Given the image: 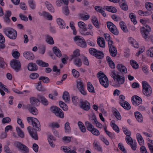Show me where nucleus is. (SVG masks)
<instances>
[{
    "label": "nucleus",
    "mask_w": 153,
    "mask_h": 153,
    "mask_svg": "<svg viewBox=\"0 0 153 153\" xmlns=\"http://www.w3.org/2000/svg\"><path fill=\"white\" fill-rule=\"evenodd\" d=\"M33 126V129L31 130V127L29 126L27 128V130L31 137L36 140H38L37 133L36 131H40L41 130L40 125L38 120L34 118L33 122L32 123Z\"/></svg>",
    "instance_id": "f257e3e1"
},
{
    "label": "nucleus",
    "mask_w": 153,
    "mask_h": 153,
    "mask_svg": "<svg viewBox=\"0 0 153 153\" xmlns=\"http://www.w3.org/2000/svg\"><path fill=\"white\" fill-rule=\"evenodd\" d=\"M151 30V28L149 25H145L141 28V32L143 37L146 40H151L152 41H153V36L152 35H149V33Z\"/></svg>",
    "instance_id": "f03ea898"
},
{
    "label": "nucleus",
    "mask_w": 153,
    "mask_h": 153,
    "mask_svg": "<svg viewBox=\"0 0 153 153\" xmlns=\"http://www.w3.org/2000/svg\"><path fill=\"white\" fill-rule=\"evenodd\" d=\"M143 87L142 91L143 94L146 96H150L152 93V90L151 87L148 83L146 81L142 82Z\"/></svg>",
    "instance_id": "7ed1b4c3"
},
{
    "label": "nucleus",
    "mask_w": 153,
    "mask_h": 153,
    "mask_svg": "<svg viewBox=\"0 0 153 153\" xmlns=\"http://www.w3.org/2000/svg\"><path fill=\"white\" fill-rule=\"evenodd\" d=\"M4 31L5 34L10 39H15L16 38L17 33L14 29L11 28H5Z\"/></svg>",
    "instance_id": "20e7f679"
},
{
    "label": "nucleus",
    "mask_w": 153,
    "mask_h": 153,
    "mask_svg": "<svg viewBox=\"0 0 153 153\" xmlns=\"http://www.w3.org/2000/svg\"><path fill=\"white\" fill-rule=\"evenodd\" d=\"M114 81L117 82L120 84H123L125 82V78L124 77H121L118 72H116L115 70H113L111 75Z\"/></svg>",
    "instance_id": "39448f33"
},
{
    "label": "nucleus",
    "mask_w": 153,
    "mask_h": 153,
    "mask_svg": "<svg viewBox=\"0 0 153 153\" xmlns=\"http://www.w3.org/2000/svg\"><path fill=\"white\" fill-rule=\"evenodd\" d=\"M14 145L22 152L28 153L29 152V149L28 147L19 141L15 142Z\"/></svg>",
    "instance_id": "423d86ee"
},
{
    "label": "nucleus",
    "mask_w": 153,
    "mask_h": 153,
    "mask_svg": "<svg viewBox=\"0 0 153 153\" xmlns=\"http://www.w3.org/2000/svg\"><path fill=\"white\" fill-rule=\"evenodd\" d=\"M10 65L12 68L16 72H18L21 69L20 62L17 59H13L10 62Z\"/></svg>",
    "instance_id": "0eeeda50"
},
{
    "label": "nucleus",
    "mask_w": 153,
    "mask_h": 153,
    "mask_svg": "<svg viewBox=\"0 0 153 153\" xmlns=\"http://www.w3.org/2000/svg\"><path fill=\"white\" fill-rule=\"evenodd\" d=\"M120 100V104L125 109L129 110L131 108V106L129 104L127 101H124L125 97L123 95H121L119 96Z\"/></svg>",
    "instance_id": "6e6552de"
},
{
    "label": "nucleus",
    "mask_w": 153,
    "mask_h": 153,
    "mask_svg": "<svg viewBox=\"0 0 153 153\" xmlns=\"http://www.w3.org/2000/svg\"><path fill=\"white\" fill-rule=\"evenodd\" d=\"M74 39L78 46L82 48H85L86 47V43L84 39L81 38L80 36H75Z\"/></svg>",
    "instance_id": "1a4fd4ad"
},
{
    "label": "nucleus",
    "mask_w": 153,
    "mask_h": 153,
    "mask_svg": "<svg viewBox=\"0 0 153 153\" xmlns=\"http://www.w3.org/2000/svg\"><path fill=\"white\" fill-rule=\"evenodd\" d=\"M76 86L79 91L83 95H86L87 94L83 83L80 80L77 81Z\"/></svg>",
    "instance_id": "9d476101"
},
{
    "label": "nucleus",
    "mask_w": 153,
    "mask_h": 153,
    "mask_svg": "<svg viewBox=\"0 0 153 153\" xmlns=\"http://www.w3.org/2000/svg\"><path fill=\"white\" fill-rule=\"evenodd\" d=\"M51 109L52 112L54 113L56 116L61 118L64 117V113L60 108L56 107H51Z\"/></svg>",
    "instance_id": "9b49d317"
},
{
    "label": "nucleus",
    "mask_w": 153,
    "mask_h": 153,
    "mask_svg": "<svg viewBox=\"0 0 153 153\" xmlns=\"http://www.w3.org/2000/svg\"><path fill=\"white\" fill-rule=\"evenodd\" d=\"M79 103L80 107L84 110L88 111L90 108V103L87 101H83L80 99Z\"/></svg>",
    "instance_id": "f8f14e48"
},
{
    "label": "nucleus",
    "mask_w": 153,
    "mask_h": 153,
    "mask_svg": "<svg viewBox=\"0 0 153 153\" xmlns=\"http://www.w3.org/2000/svg\"><path fill=\"white\" fill-rule=\"evenodd\" d=\"M99 81L101 84L105 88L108 87V80L106 76L101 77L99 79Z\"/></svg>",
    "instance_id": "ddd939ff"
},
{
    "label": "nucleus",
    "mask_w": 153,
    "mask_h": 153,
    "mask_svg": "<svg viewBox=\"0 0 153 153\" xmlns=\"http://www.w3.org/2000/svg\"><path fill=\"white\" fill-rule=\"evenodd\" d=\"M133 105L135 106L138 105L142 102L141 99L138 96H133L131 99Z\"/></svg>",
    "instance_id": "4468645a"
},
{
    "label": "nucleus",
    "mask_w": 153,
    "mask_h": 153,
    "mask_svg": "<svg viewBox=\"0 0 153 153\" xmlns=\"http://www.w3.org/2000/svg\"><path fill=\"white\" fill-rule=\"evenodd\" d=\"M116 68L118 70V72L119 74L122 73L123 74H126L127 73V69L126 67L121 64H118L116 66Z\"/></svg>",
    "instance_id": "2eb2a0df"
},
{
    "label": "nucleus",
    "mask_w": 153,
    "mask_h": 153,
    "mask_svg": "<svg viewBox=\"0 0 153 153\" xmlns=\"http://www.w3.org/2000/svg\"><path fill=\"white\" fill-rule=\"evenodd\" d=\"M30 103L33 106H38L40 103V101L39 99L36 98L34 97H30Z\"/></svg>",
    "instance_id": "dca6fc26"
},
{
    "label": "nucleus",
    "mask_w": 153,
    "mask_h": 153,
    "mask_svg": "<svg viewBox=\"0 0 153 153\" xmlns=\"http://www.w3.org/2000/svg\"><path fill=\"white\" fill-rule=\"evenodd\" d=\"M35 106H32L28 104L27 105V107L29 111L32 114L36 115L38 113V111Z\"/></svg>",
    "instance_id": "f3484780"
},
{
    "label": "nucleus",
    "mask_w": 153,
    "mask_h": 153,
    "mask_svg": "<svg viewBox=\"0 0 153 153\" xmlns=\"http://www.w3.org/2000/svg\"><path fill=\"white\" fill-rule=\"evenodd\" d=\"M23 55L24 57L27 59L32 60L34 58L33 53L30 51L24 52Z\"/></svg>",
    "instance_id": "a211bd4d"
},
{
    "label": "nucleus",
    "mask_w": 153,
    "mask_h": 153,
    "mask_svg": "<svg viewBox=\"0 0 153 153\" xmlns=\"http://www.w3.org/2000/svg\"><path fill=\"white\" fill-rule=\"evenodd\" d=\"M11 12L9 10L6 11V13H5L3 17V18L5 22L7 23H9L10 22L11 20L10 19V17L11 15Z\"/></svg>",
    "instance_id": "6ab92c4d"
},
{
    "label": "nucleus",
    "mask_w": 153,
    "mask_h": 153,
    "mask_svg": "<svg viewBox=\"0 0 153 153\" xmlns=\"http://www.w3.org/2000/svg\"><path fill=\"white\" fill-rule=\"evenodd\" d=\"M27 68L28 70L31 71H35L37 70L38 67L35 63L31 62L28 64Z\"/></svg>",
    "instance_id": "aec40b11"
},
{
    "label": "nucleus",
    "mask_w": 153,
    "mask_h": 153,
    "mask_svg": "<svg viewBox=\"0 0 153 153\" xmlns=\"http://www.w3.org/2000/svg\"><path fill=\"white\" fill-rule=\"evenodd\" d=\"M119 2V4L120 7L122 10L124 11H126L128 9V6L127 5L125 0H120Z\"/></svg>",
    "instance_id": "412c9836"
},
{
    "label": "nucleus",
    "mask_w": 153,
    "mask_h": 153,
    "mask_svg": "<svg viewBox=\"0 0 153 153\" xmlns=\"http://www.w3.org/2000/svg\"><path fill=\"white\" fill-rule=\"evenodd\" d=\"M97 42L98 45L100 47L103 48L105 47V40L102 37H100L97 39Z\"/></svg>",
    "instance_id": "4be33fe9"
},
{
    "label": "nucleus",
    "mask_w": 153,
    "mask_h": 153,
    "mask_svg": "<svg viewBox=\"0 0 153 153\" xmlns=\"http://www.w3.org/2000/svg\"><path fill=\"white\" fill-rule=\"evenodd\" d=\"M38 98L43 105H48V102L43 96L41 95H38Z\"/></svg>",
    "instance_id": "5701e85b"
},
{
    "label": "nucleus",
    "mask_w": 153,
    "mask_h": 153,
    "mask_svg": "<svg viewBox=\"0 0 153 153\" xmlns=\"http://www.w3.org/2000/svg\"><path fill=\"white\" fill-rule=\"evenodd\" d=\"M56 21L60 28L62 29L65 28V23L64 21L62 19L59 18L57 19Z\"/></svg>",
    "instance_id": "b1692460"
},
{
    "label": "nucleus",
    "mask_w": 153,
    "mask_h": 153,
    "mask_svg": "<svg viewBox=\"0 0 153 153\" xmlns=\"http://www.w3.org/2000/svg\"><path fill=\"white\" fill-rule=\"evenodd\" d=\"M109 51L112 57L116 56L117 53V51L116 48L115 47H113L109 48Z\"/></svg>",
    "instance_id": "393cba45"
},
{
    "label": "nucleus",
    "mask_w": 153,
    "mask_h": 153,
    "mask_svg": "<svg viewBox=\"0 0 153 153\" xmlns=\"http://www.w3.org/2000/svg\"><path fill=\"white\" fill-rule=\"evenodd\" d=\"M53 51L57 56L60 57L62 56V53L56 47H54L53 48Z\"/></svg>",
    "instance_id": "a878e982"
},
{
    "label": "nucleus",
    "mask_w": 153,
    "mask_h": 153,
    "mask_svg": "<svg viewBox=\"0 0 153 153\" xmlns=\"http://www.w3.org/2000/svg\"><path fill=\"white\" fill-rule=\"evenodd\" d=\"M16 130L19 137L23 138L24 137V134L23 131L19 127H16Z\"/></svg>",
    "instance_id": "bb28decb"
},
{
    "label": "nucleus",
    "mask_w": 153,
    "mask_h": 153,
    "mask_svg": "<svg viewBox=\"0 0 153 153\" xmlns=\"http://www.w3.org/2000/svg\"><path fill=\"white\" fill-rule=\"evenodd\" d=\"M93 145L95 149L98 151L102 150V147L99 144V142L96 140H94Z\"/></svg>",
    "instance_id": "cd10ccee"
},
{
    "label": "nucleus",
    "mask_w": 153,
    "mask_h": 153,
    "mask_svg": "<svg viewBox=\"0 0 153 153\" xmlns=\"http://www.w3.org/2000/svg\"><path fill=\"white\" fill-rule=\"evenodd\" d=\"M135 117L137 120L140 122H141L143 120V118L141 114L139 112L137 111L134 113Z\"/></svg>",
    "instance_id": "c85d7f7f"
},
{
    "label": "nucleus",
    "mask_w": 153,
    "mask_h": 153,
    "mask_svg": "<svg viewBox=\"0 0 153 153\" xmlns=\"http://www.w3.org/2000/svg\"><path fill=\"white\" fill-rule=\"evenodd\" d=\"M36 62L37 64L42 67H48L49 66V64L48 63L44 62L41 60L39 59L37 60Z\"/></svg>",
    "instance_id": "c756f323"
},
{
    "label": "nucleus",
    "mask_w": 153,
    "mask_h": 153,
    "mask_svg": "<svg viewBox=\"0 0 153 153\" xmlns=\"http://www.w3.org/2000/svg\"><path fill=\"white\" fill-rule=\"evenodd\" d=\"M95 10L97 12L102 13V15L104 17L106 16V14L105 11L102 10V7L99 6H96L95 7Z\"/></svg>",
    "instance_id": "7c9ffc66"
},
{
    "label": "nucleus",
    "mask_w": 153,
    "mask_h": 153,
    "mask_svg": "<svg viewBox=\"0 0 153 153\" xmlns=\"http://www.w3.org/2000/svg\"><path fill=\"white\" fill-rule=\"evenodd\" d=\"M113 113L115 117L118 120H120L121 119V117L118 111L116 108L113 110Z\"/></svg>",
    "instance_id": "2f4dec72"
},
{
    "label": "nucleus",
    "mask_w": 153,
    "mask_h": 153,
    "mask_svg": "<svg viewBox=\"0 0 153 153\" xmlns=\"http://www.w3.org/2000/svg\"><path fill=\"white\" fill-rule=\"evenodd\" d=\"M137 138L139 144L140 145H142L144 143V140L140 134L137 133Z\"/></svg>",
    "instance_id": "473e14b6"
},
{
    "label": "nucleus",
    "mask_w": 153,
    "mask_h": 153,
    "mask_svg": "<svg viewBox=\"0 0 153 153\" xmlns=\"http://www.w3.org/2000/svg\"><path fill=\"white\" fill-rule=\"evenodd\" d=\"M62 98L65 102H69L70 100V97L69 94L68 92L65 91L64 92Z\"/></svg>",
    "instance_id": "72a5a7b5"
},
{
    "label": "nucleus",
    "mask_w": 153,
    "mask_h": 153,
    "mask_svg": "<svg viewBox=\"0 0 153 153\" xmlns=\"http://www.w3.org/2000/svg\"><path fill=\"white\" fill-rule=\"evenodd\" d=\"M87 88L88 91L91 93H95L94 87L90 82H88L87 84Z\"/></svg>",
    "instance_id": "f704fd0d"
},
{
    "label": "nucleus",
    "mask_w": 153,
    "mask_h": 153,
    "mask_svg": "<svg viewBox=\"0 0 153 153\" xmlns=\"http://www.w3.org/2000/svg\"><path fill=\"white\" fill-rule=\"evenodd\" d=\"M47 42L50 45H53L54 44V42L52 37L49 35H47L46 36Z\"/></svg>",
    "instance_id": "c9c22d12"
},
{
    "label": "nucleus",
    "mask_w": 153,
    "mask_h": 153,
    "mask_svg": "<svg viewBox=\"0 0 153 153\" xmlns=\"http://www.w3.org/2000/svg\"><path fill=\"white\" fill-rule=\"evenodd\" d=\"M78 25L83 31H85L87 30V29L86 27V25L84 22H79L78 23Z\"/></svg>",
    "instance_id": "e433bc0d"
},
{
    "label": "nucleus",
    "mask_w": 153,
    "mask_h": 153,
    "mask_svg": "<svg viewBox=\"0 0 153 153\" xmlns=\"http://www.w3.org/2000/svg\"><path fill=\"white\" fill-rule=\"evenodd\" d=\"M129 16L131 21L133 22L134 25L136 24L137 22L136 19V16L132 13H131L129 14Z\"/></svg>",
    "instance_id": "4c0bfd02"
},
{
    "label": "nucleus",
    "mask_w": 153,
    "mask_h": 153,
    "mask_svg": "<svg viewBox=\"0 0 153 153\" xmlns=\"http://www.w3.org/2000/svg\"><path fill=\"white\" fill-rule=\"evenodd\" d=\"M65 131L66 133H70L71 132V128L70 126V123L67 122L65 125Z\"/></svg>",
    "instance_id": "58836bf2"
},
{
    "label": "nucleus",
    "mask_w": 153,
    "mask_h": 153,
    "mask_svg": "<svg viewBox=\"0 0 153 153\" xmlns=\"http://www.w3.org/2000/svg\"><path fill=\"white\" fill-rule=\"evenodd\" d=\"M94 56L97 59H102L104 57V54L102 51H98Z\"/></svg>",
    "instance_id": "ea45409f"
},
{
    "label": "nucleus",
    "mask_w": 153,
    "mask_h": 153,
    "mask_svg": "<svg viewBox=\"0 0 153 153\" xmlns=\"http://www.w3.org/2000/svg\"><path fill=\"white\" fill-rule=\"evenodd\" d=\"M79 56V50L78 49H76L73 52V54L71 55L70 60H71L74 58L78 57Z\"/></svg>",
    "instance_id": "a19ab883"
},
{
    "label": "nucleus",
    "mask_w": 153,
    "mask_h": 153,
    "mask_svg": "<svg viewBox=\"0 0 153 153\" xmlns=\"http://www.w3.org/2000/svg\"><path fill=\"white\" fill-rule=\"evenodd\" d=\"M59 105L60 107L62 108L63 110L67 111L68 110V108L67 105L63 101H59Z\"/></svg>",
    "instance_id": "79ce46f5"
},
{
    "label": "nucleus",
    "mask_w": 153,
    "mask_h": 153,
    "mask_svg": "<svg viewBox=\"0 0 153 153\" xmlns=\"http://www.w3.org/2000/svg\"><path fill=\"white\" fill-rule=\"evenodd\" d=\"M91 120L94 121V122H93V124L95 123L97 127L100 128H102V125L97 121V118L95 117H93Z\"/></svg>",
    "instance_id": "37998d69"
},
{
    "label": "nucleus",
    "mask_w": 153,
    "mask_h": 153,
    "mask_svg": "<svg viewBox=\"0 0 153 153\" xmlns=\"http://www.w3.org/2000/svg\"><path fill=\"white\" fill-rule=\"evenodd\" d=\"M85 124L87 129L90 131H91L94 128L93 126L88 121L85 122Z\"/></svg>",
    "instance_id": "c03bdc74"
},
{
    "label": "nucleus",
    "mask_w": 153,
    "mask_h": 153,
    "mask_svg": "<svg viewBox=\"0 0 153 153\" xmlns=\"http://www.w3.org/2000/svg\"><path fill=\"white\" fill-rule=\"evenodd\" d=\"M45 4L48 10L51 12L53 13L54 12V9L52 7L51 4L49 2L47 1H46Z\"/></svg>",
    "instance_id": "a18cd8bd"
},
{
    "label": "nucleus",
    "mask_w": 153,
    "mask_h": 153,
    "mask_svg": "<svg viewBox=\"0 0 153 153\" xmlns=\"http://www.w3.org/2000/svg\"><path fill=\"white\" fill-rule=\"evenodd\" d=\"M75 64L78 67H80L82 64V62L80 58H77L74 60Z\"/></svg>",
    "instance_id": "49530a36"
},
{
    "label": "nucleus",
    "mask_w": 153,
    "mask_h": 153,
    "mask_svg": "<svg viewBox=\"0 0 153 153\" xmlns=\"http://www.w3.org/2000/svg\"><path fill=\"white\" fill-rule=\"evenodd\" d=\"M39 80H42L43 82L46 83H48L50 82L49 78L46 76H41L39 78Z\"/></svg>",
    "instance_id": "de8ad7c7"
},
{
    "label": "nucleus",
    "mask_w": 153,
    "mask_h": 153,
    "mask_svg": "<svg viewBox=\"0 0 153 153\" xmlns=\"http://www.w3.org/2000/svg\"><path fill=\"white\" fill-rule=\"evenodd\" d=\"M130 63L131 65L134 68L137 69L138 68V64L135 60H130Z\"/></svg>",
    "instance_id": "09e8293b"
},
{
    "label": "nucleus",
    "mask_w": 153,
    "mask_h": 153,
    "mask_svg": "<svg viewBox=\"0 0 153 153\" xmlns=\"http://www.w3.org/2000/svg\"><path fill=\"white\" fill-rule=\"evenodd\" d=\"M29 6L30 8L34 9L36 7V4L34 2L33 0H29L28 1Z\"/></svg>",
    "instance_id": "8fccbe9b"
},
{
    "label": "nucleus",
    "mask_w": 153,
    "mask_h": 153,
    "mask_svg": "<svg viewBox=\"0 0 153 153\" xmlns=\"http://www.w3.org/2000/svg\"><path fill=\"white\" fill-rule=\"evenodd\" d=\"M79 16L81 19L84 20H87L89 19L90 17L89 15H85V14L82 13L80 14Z\"/></svg>",
    "instance_id": "3c124183"
},
{
    "label": "nucleus",
    "mask_w": 153,
    "mask_h": 153,
    "mask_svg": "<svg viewBox=\"0 0 153 153\" xmlns=\"http://www.w3.org/2000/svg\"><path fill=\"white\" fill-rule=\"evenodd\" d=\"M12 56L15 58L17 59L20 56V53L18 51H14L13 50L12 52Z\"/></svg>",
    "instance_id": "603ef678"
},
{
    "label": "nucleus",
    "mask_w": 153,
    "mask_h": 153,
    "mask_svg": "<svg viewBox=\"0 0 153 153\" xmlns=\"http://www.w3.org/2000/svg\"><path fill=\"white\" fill-rule=\"evenodd\" d=\"M126 140L127 143L129 145L134 142L130 136H126Z\"/></svg>",
    "instance_id": "864d4df0"
},
{
    "label": "nucleus",
    "mask_w": 153,
    "mask_h": 153,
    "mask_svg": "<svg viewBox=\"0 0 153 153\" xmlns=\"http://www.w3.org/2000/svg\"><path fill=\"white\" fill-rule=\"evenodd\" d=\"M98 51L94 48H91L89 49V52L90 54L94 56L96 55V53Z\"/></svg>",
    "instance_id": "5fc2aeb1"
},
{
    "label": "nucleus",
    "mask_w": 153,
    "mask_h": 153,
    "mask_svg": "<svg viewBox=\"0 0 153 153\" xmlns=\"http://www.w3.org/2000/svg\"><path fill=\"white\" fill-rule=\"evenodd\" d=\"M73 103L75 105H76L78 102H80V100L77 96H74L72 99Z\"/></svg>",
    "instance_id": "6e6d98bb"
},
{
    "label": "nucleus",
    "mask_w": 153,
    "mask_h": 153,
    "mask_svg": "<svg viewBox=\"0 0 153 153\" xmlns=\"http://www.w3.org/2000/svg\"><path fill=\"white\" fill-rule=\"evenodd\" d=\"M145 6L147 9L151 10L153 7V4L150 2H146L145 4Z\"/></svg>",
    "instance_id": "4d7b16f0"
},
{
    "label": "nucleus",
    "mask_w": 153,
    "mask_h": 153,
    "mask_svg": "<svg viewBox=\"0 0 153 153\" xmlns=\"http://www.w3.org/2000/svg\"><path fill=\"white\" fill-rule=\"evenodd\" d=\"M92 134L96 136H98L100 134V132L98 130L94 128L91 131Z\"/></svg>",
    "instance_id": "13d9d810"
},
{
    "label": "nucleus",
    "mask_w": 153,
    "mask_h": 153,
    "mask_svg": "<svg viewBox=\"0 0 153 153\" xmlns=\"http://www.w3.org/2000/svg\"><path fill=\"white\" fill-rule=\"evenodd\" d=\"M118 146L119 149L121 150L123 153H126L127 151L125 149L124 146L122 145V144L120 143L118 145Z\"/></svg>",
    "instance_id": "bf43d9fd"
},
{
    "label": "nucleus",
    "mask_w": 153,
    "mask_h": 153,
    "mask_svg": "<svg viewBox=\"0 0 153 153\" xmlns=\"http://www.w3.org/2000/svg\"><path fill=\"white\" fill-rule=\"evenodd\" d=\"M63 13L66 16H68L69 14V10L68 7H65L63 8Z\"/></svg>",
    "instance_id": "052dcab7"
},
{
    "label": "nucleus",
    "mask_w": 153,
    "mask_h": 153,
    "mask_svg": "<svg viewBox=\"0 0 153 153\" xmlns=\"http://www.w3.org/2000/svg\"><path fill=\"white\" fill-rule=\"evenodd\" d=\"M6 63L4 62L3 59L2 57H0V67L4 68Z\"/></svg>",
    "instance_id": "680f3d73"
},
{
    "label": "nucleus",
    "mask_w": 153,
    "mask_h": 153,
    "mask_svg": "<svg viewBox=\"0 0 153 153\" xmlns=\"http://www.w3.org/2000/svg\"><path fill=\"white\" fill-rule=\"evenodd\" d=\"M131 42L134 47L137 48L139 47V45L138 43L134 39H133Z\"/></svg>",
    "instance_id": "e2e57ef3"
},
{
    "label": "nucleus",
    "mask_w": 153,
    "mask_h": 153,
    "mask_svg": "<svg viewBox=\"0 0 153 153\" xmlns=\"http://www.w3.org/2000/svg\"><path fill=\"white\" fill-rule=\"evenodd\" d=\"M39 76V74L36 73H33L30 75V78L32 79H35L37 78Z\"/></svg>",
    "instance_id": "0e129e2a"
},
{
    "label": "nucleus",
    "mask_w": 153,
    "mask_h": 153,
    "mask_svg": "<svg viewBox=\"0 0 153 153\" xmlns=\"http://www.w3.org/2000/svg\"><path fill=\"white\" fill-rule=\"evenodd\" d=\"M72 73L73 76L75 78H78L79 75V72L76 70L75 69H73L72 71Z\"/></svg>",
    "instance_id": "69168bd1"
},
{
    "label": "nucleus",
    "mask_w": 153,
    "mask_h": 153,
    "mask_svg": "<svg viewBox=\"0 0 153 153\" xmlns=\"http://www.w3.org/2000/svg\"><path fill=\"white\" fill-rule=\"evenodd\" d=\"M112 33L115 35H118L119 34V32L117 29L116 27L110 31Z\"/></svg>",
    "instance_id": "338daca9"
},
{
    "label": "nucleus",
    "mask_w": 153,
    "mask_h": 153,
    "mask_svg": "<svg viewBox=\"0 0 153 153\" xmlns=\"http://www.w3.org/2000/svg\"><path fill=\"white\" fill-rule=\"evenodd\" d=\"M49 126L52 128H59L60 126L57 123H52L49 125Z\"/></svg>",
    "instance_id": "774afa93"
}]
</instances>
